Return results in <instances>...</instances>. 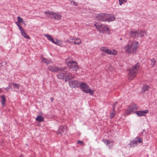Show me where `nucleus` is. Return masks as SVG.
<instances>
[{
    "label": "nucleus",
    "mask_w": 157,
    "mask_h": 157,
    "mask_svg": "<svg viewBox=\"0 0 157 157\" xmlns=\"http://www.w3.org/2000/svg\"><path fill=\"white\" fill-rule=\"evenodd\" d=\"M48 70L51 72L56 73L58 72L59 71H61L64 69V68H62L61 67H57L55 65H49L47 68Z\"/></svg>",
    "instance_id": "9"
},
{
    "label": "nucleus",
    "mask_w": 157,
    "mask_h": 157,
    "mask_svg": "<svg viewBox=\"0 0 157 157\" xmlns=\"http://www.w3.org/2000/svg\"><path fill=\"white\" fill-rule=\"evenodd\" d=\"M44 36L46 37L48 40L50 41H51L52 42H54V40L52 38L51 36L49 34H45L44 35Z\"/></svg>",
    "instance_id": "26"
},
{
    "label": "nucleus",
    "mask_w": 157,
    "mask_h": 157,
    "mask_svg": "<svg viewBox=\"0 0 157 157\" xmlns=\"http://www.w3.org/2000/svg\"><path fill=\"white\" fill-rule=\"evenodd\" d=\"M52 43H54V44H55L56 45H59V43L58 42V40H56V41H54V42H53Z\"/></svg>",
    "instance_id": "34"
},
{
    "label": "nucleus",
    "mask_w": 157,
    "mask_h": 157,
    "mask_svg": "<svg viewBox=\"0 0 157 157\" xmlns=\"http://www.w3.org/2000/svg\"><path fill=\"white\" fill-rule=\"evenodd\" d=\"M36 121L40 122L44 121V118L42 116H39L36 117Z\"/></svg>",
    "instance_id": "25"
},
{
    "label": "nucleus",
    "mask_w": 157,
    "mask_h": 157,
    "mask_svg": "<svg viewBox=\"0 0 157 157\" xmlns=\"http://www.w3.org/2000/svg\"><path fill=\"white\" fill-rule=\"evenodd\" d=\"M147 32L145 30L138 31H137V37H142L144 34L146 35Z\"/></svg>",
    "instance_id": "20"
},
{
    "label": "nucleus",
    "mask_w": 157,
    "mask_h": 157,
    "mask_svg": "<svg viewBox=\"0 0 157 157\" xmlns=\"http://www.w3.org/2000/svg\"><path fill=\"white\" fill-rule=\"evenodd\" d=\"M142 142V138H139V137H136L132 141H131L129 144L131 147H134V144L136 145L138 143H141Z\"/></svg>",
    "instance_id": "11"
},
{
    "label": "nucleus",
    "mask_w": 157,
    "mask_h": 157,
    "mask_svg": "<svg viewBox=\"0 0 157 157\" xmlns=\"http://www.w3.org/2000/svg\"><path fill=\"white\" fill-rule=\"evenodd\" d=\"M11 84H13V86L14 87H15L16 88H17V89H19V86L18 85H17V84H15V83H11Z\"/></svg>",
    "instance_id": "32"
},
{
    "label": "nucleus",
    "mask_w": 157,
    "mask_h": 157,
    "mask_svg": "<svg viewBox=\"0 0 157 157\" xmlns=\"http://www.w3.org/2000/svg\"><path fill=\"white\" fill-rule=\"evenodd\" d=\"M10 86H9L8 87H6V88H5V90L8 91V90H9L10 88Z\"/></svg>",
    "instance_id": "36"
},
{
    "label": "nucleus",
    "mask_w": 157,
    "mask_h": 157,
    "mask_svg": "<svg viewBox=\"0 0 157 157\" xmlns=\"http://www.w3.org/2000/svg\"><path fill=\"white\" fill-rule=\"evenodd\" d=\"M2 100L1 101V104L2 106H4L5 105L6 102V98L4 95H2L1 96Z\"/></svg>",
    "instance_id": "23"
},
{
    "label": "nucleus",
    "mask_w": 157,
    "mask_h": 157,
    "mask_svg": "<svg viewBox=\"0 0 157 157\" xmlns=\"http://www.w3.org/2000/svg\"><path fill=\"white\" fill-rule=\"evenodd\" d=\"M79 143H80L81 145L82 146H84L85 145V144L81 140H78L77 142V144H79Z\"/></svg>",
    "instance_id": "31"
},
{
    "label": "nucleus",
    "mask_w": 157,
    "mask_h": 157,
    "mask_svg": "<svg viewBox=\"0 0 157 157\" xmlns=\"http://www.w3.org/2000/svg\"><path fill=\"white\" fill-rule=\"evenodd\" d=\"M138 107L136 104L132 103L125 110L126 115H128L133 113H135Z\"/></svg>",
    "instance_id": "6"
},
{
    "label": "nucleus",
    "mask_w": 157,
    "mask_h": 157,
    "mask_svg": "<svg viewBox=\"0 0 157 157\" xmlns=\"http://www.w3.org/2000/svg\"><path fill=\"white\" fill-rule=\"evenodd\" d=\"M67 41L70 43H73L74 44L76 45H79L82 42L81 39L78 38H71L69 40H67Z\"/></svg>",
    "instance_id": "12"
},
{
    "label": "nucleus",
    "mask_w": 157,
    "mask_h": 157,
    "mask_svg": "<svg viewBox=\"0 0 157 157\" xmlns=\"http://www.w3.org/2000/svg\"><path fill=\"white\" fill-rule=\"evenodd\" d=\"M17 19L19 23H23V19L20 17H17Z\"/></svg>",
    "instance_id": "30"
},
{
    "label": "nucleus",
    "mask_w": 157,
    "mask_h": 157,
    "mask_svg": "<svg viewBox=\"0 0 157 157\" xmlns=\"http://www.w3.org/2000/svg\"><path fill=\"white\" fill-rule=\"evenodd\" d=\"M139 64V63H137L136 64L133 66L132 69L129 70L128 75V79L132 80L136 76L138 71L140 68Z\"/></svg>",
    "instance_id": "2"
},
{
    "label": "nucleus",
    "mask_w": 157,
    "mask_h": 157,
    "mask_svg": "<svg viewBox=\"0 0 157 157\" xmlns=\"http://www.w3.org/2000/svg\"><path fill=\"white\" fill-rule=\"evenodd\" d=\"M1 92H2L1 89L0 88V93H1Z\"/></svg>",
    "instance_id": "39"
},
{
    "label": "nucleus",
    "mask_w": 157,
    "mask_h": 157,
    "mask_svg": "<svg viewBox=\"0 0 157 157\" xmlns=\"http://www.w3.org/2000/svg\"><path fill=\"white\" fill-rule=\"evenodd\" d=\"M65 82H66L67 79H73L75 77L74 76L72 75V74L66 71V72Z\"/></svg>",
    "instance_id": "18"
},
{
    "label": "nucleus",
    "mask_w": 157,
    "mask_h": 157,
    "mask_svg": "<svg viewBox=\"0 0 157 157\" xmlns=\"http://www.w3.org/2000/svg\"><path fill=\"white\" fill-rule=\"evenodd\" d=\"M73 3L75 6H77L78 5V3L75 2V1L73 2Z\"/></svg>",
    "instance_id": "37"
},
{
    "label": "nucleus",
    "mask_w": 157,
    "mask_h": 157,
    "mask_svg": "<svg viewBox=\"0 0 157 157\" xmlns=\"http://www.w3.org/2000/svg\"><path fill=\"white\" fill-rule=\"evenodd\" d=\"M100 50L101 51L104 52L109 55H116L117 54V52L114 50L112 52L111 50L109 49L107 47H102L100 48Z\"/></svg>",
    "instance_id": "8"
},
{
    "label": "nucleus",
    "mask_w": 157,
    "mask_h": 157,
    "mask_svg": "<svg viewBox=\"0 0 157 157\" xmlns=\"http://www.w3.org/2000/svg\"><path fill=\"white\" fill-rule=\"evenodd\" d=\"M79 85L82 90L83 92L87 93H89L90 95H92L94 93V91L91 90L86 83L84 82H81L79 83Z\"/></svg>",
    "instance_id": "3"
},
{
    "label": "nucleus",
    "mask_w": 157,
    "mask_h": 157,
    "mask_svg": "<svg viewBox=\"0 0 157 157\" xmlns=\"http://www.w3.org/2000/svg\"><path fill=\"white\" fill-rule=\"evenodd\" d=\"M151 63L153 67L155 65V63L156 62V60L154 58H152L151 59Z\"/></svg>",
    "instance_id": "29"
},
{
    "label": "nucleus",
    "mask_w": 157,
    "mask_h": 157,
    "mask_svg": "<svg viewBox=\"0 0 157 157\" xmlns=\"http://www.w3.org/2000/svg\"><path fill=\"white\" fill-rule=\"evenodd\" d=\"M44 13L46 14H48L49 16H48V17L52 18H54L55 19L59 20L61 19L62 16L58 13L54 12L52 11L48 10L44 12Z\"/></svg>",
    "instance_id": "7"
},
{
    "label": "nucleus",
    "mask_w": 157,
    "mask_h": 157,
    "mask_svg": "<svg viewBox=\"0 0 157 157\" xmlns=\"http://www.w3.org/2000/svg\"><path fill=\"white\" fill-rule=\"evenodd\" d=\"M70 86L72 88H75L77 87L78 85V83L77 81L71 80L69 82Z\"/></svg>",
    "instance_id": "15"
},
{
    "label": "nucleus",
    "mask_w": 157,
    "mask_h": 157,
    "mask_svg": "<svg viewBox=\"0 0 157 157\" xmlns=\"http://www.w3.org/2000/svg\"><path fill=\"white\" fill-rule=\"evenodd\" d=\"M66 126H60L59 129L57 132L58 134H60L62 135V133L64 132L66 130Z\"/></svg>",
    "instance_id": "17"
},
{
    "label": "nucleus",
    "mask_w": 157,
    "mask_h": 157,
    "mask_svg": "<svg viewBox=\"0 0 157 157\" xmlns=\"http://www.w3.org/2000/svg\"><path fill=\"white\" fill-rule=\"evenodd\" d=\"M51 101V102H52L54 100V98H50Z\"/></svg>",
    "instance_id": "38"
},
{
    "label": "nucleus",
    "mask_w": 157,
    "mask_h": 157,
    "mask_svg": "<svg viewBox=\"0 0 157 157\" xmlns=\"http://www.w3.org/2000/svg\"><path fill=\"white\" fill-rule=\"evenodd\" d=\"M117 105V102H115L113 106V110L110 113V117L111 119L113 118L115 116L116 114V112L115 110V108Z\"/></svg>",
    "instance_id": "16"
},
{
    "label": "nucleus",
    "mask_w": 157,
    "mask_h": 157,
    "mask_svg": "<svg viewBox=\"0 0 157 157\" xmlns=\"http://www.w3.org/2000/svg\"><path fill=\"white\" fill-rule=\"evenodd\" d=\"M130 36L131 37L135 38L137 36V31H130Z\"/></svg>",
    "instance_id": "22"
},
{
    "label": "nucleus",
    "mask_w": 157,
    "mask_h": 157,
    "mask_svg": "<svg viewBox=\"0 0 157 157\" xmlns=\"http://www.w3.org/2000/svg\"><path fill=\"white\" fill-rule=\"evenodd\" d=\"M69 59H66V63H67L70 69H71L73 71H77L79 69L77 63L76 61L73 60L69 61Z\"/></svg>",
    "instance_id": "4"
},
{
    "label": "nucleus",
    "mask_w": 157,
    "mask_h": 157,
    "mask_svg": "<svg viewBox=\"0 0 157 157\" xmlns=\"http://www.w3.org/2000/svg\"><path fill=\"white\" fill-rule=\"evenodd\" d=\"M18 27L19 30L21 31V33L22 32L24 31V30L23 29V28L21 25H18Z\"/></svg>",
    "instance_id": "33"
},
{
    "label": "nucleus",
    "mask_w": 157,
    "mask_h": 157,
    "mask_svg": "<svg viewBox=\"0 0 157 157\" xmlns=\"http://www.w3.org/2000/svg\"><path fill=\"white\" fill-rule=\"evenodd\" d=\"M149 86L146 85H143V89L144 91L147 90L149 88Z\"/></svg>",
    "instance_id": "28"
},
{
    "label": "nucleus",
    "mask_w": 157,
    "mask_h": 157,
    "mask_svg": "<svg viewBox=\"0 0 157 157\" xmlns=\"http://www.w3.org/2000/svg\"><path fill=\"white\" fill-rule=\"evenodd\" d=\"M17 25L18 26V25H19L18 24H17Z\"/></svg>",
    "instance_id": "41"
},
{
    "label": "nucleus",
    "mask_w": 157,
    "mask_h": 157,
    "mask_svg": "<svg viewBox=\"0 0 157 157\" xmlns=\"http://www.w3.org/2000/svg\"><path fill=\"white\" fill-rule=\"evenodd\" d=\"M94 25L100 33H104L106 31H108L109 30V29L106 25H104L101 23H96Z\"/></svg>",
    "instance_id": "5"
},
{
    "label": "nucleus",
    "mask_w": 157,
    "mask_h": 157,
    "mask_svg": "<svg viewBox=\"0 0 157 157\" xmlns=\"http://www.w3.org/2000/svg\"><path fill=\"white\" fill-rule=\"evenodd\" d=\"M107 18H106V21H114L115 18L113 15H110L109 14H107Z\"/></svg>",
    "instance_id": "21"
},
{
    "label": "nucleus",
    "mask_w": 157,
    "mask_h": 157,
    "mask_svg": "<svg viewBox=\"0 0 157 157\" xmlns=\"http://www.w3.org/2000/svg\"><path fill=\"white\" fill-rule=\"evenodd\" d=\"M64 68V69L59 71H60V72L57 75L58 78L60 79H66V71H64V70L65 69V68Z\"/></svg>",
    "instance_id": "13"
},
{
    "label": "nucleus",
    "mask_w": 157,
    "mask_h": 157,
    "mask_svg": "<svg viewBox=\"0 0 157 157\" xmlns=\"http://www.w3.org/2000/svg\"><path fill=\"white\" fill-rule=\"evenodd\" d=\"M107 16L105 13L99 14L97 16L96 19L99 21H106Z\"/></svg>",
    "instance_id": "10"
},
{
    "label": "nucleus",
    "mask_w": 157,
    "mask_h": 157,
    "mask_svg": "<svg viewBox=\"0 0 157 157\" xmlns=\"http://www.w3.org/2000/svg\"><path fill=\"white\" fill-rule=\"evenodd\" d=\"M139 46L138 42L132 41L130 42L125 47V49L127 53H134L136 51Z\"/></svg>",
    "instance_id": "1"
},
{
    "label": "nucleus",
    "mask_w": 157,
    "mask_h": 157,
    "mask_svg": "<svg viewBox=\"0 0 157 157\" xmlns=\"http://www.w3.org/2000/svg\"><path fill=\"white\" fill-rule=\"evenodd\" d=\"M16 24L17 25V24H18L17 22H16Z\"/></svg>",
    "instance_id": "40"
},
{
    "label": "nucleus",
    "mask_w": 157,
    "mask_h": 157,
    "mask_svg": "<svg viewBox=\"0 0 157 157\" xmlns=\"http://www.w3.org/2000/svg\"><path fill=\"white\" fill-rule=\"evenodd\" d=\"M41 61L42 62L44 63L47 64H50L51 62V61L50 60L44 58H42Z\"/></svg>",
    "instance_id": "24"
},
{
    "label": "nucleus",
    "mask_w": 157,
    "mask_h": 157,
    "mask_svg": "<svg viewBox=\"0 0 157 157\" xmlns=\"http://www.w3.org/2000/svg\"><path fill=\"white\" fill-rule=\"evenodd\" d=\"M120 5H121L122 4L124 3V2L121 0H119Z\"/></svg>",
    "instance_id": "35"
},
{
    "label": "nucleus",
    "mask_w": 157,
    "mask_h": 157,
    "mask_svg": "<svg viewBox=\"0 0 157 157\" xmlns=\"http://www.w3.org/2000/svg\"><path fill=\"white\" fill-rule=\"evenodd\" d=\"M22 36H24L25 38L29 39L30 38V37L27 35L26 33L25 32V31H24L21 33Z\"/></svg>",
    "instance_id": "27"
},
{
    "label": "nucleus",
    "mask_w": 157,
    "mask_h": 157,
    "mask_svg": "<svg viewBox=\"0 0 157 157\" xmlns=\"http://www.w3.org/2000/svg\"><path fill=\"white\" fill-rule=\"evenodd\" d=\"M149 112L148 109H146L143 111H138L135 112V113L139 117L145 116V114Z\"/></svg>",
    "instance_id": "14"
},
{
    "label": "nucleus",
    "mask_w": 157,
    "mask_h": 157,
    "mask_svg": "<svg viewBox=\"0 0 157 157\" xmlns=\"http://www.w3.org/2000/svg\"><path fill=\"white\" fill-rule=\"evenodd\" d=\"M102 141L105 142V143H106V145H108V147L109 149L111 148L113 146V142L112 141H110L109 140H106L105 142V140H103Z\"/></svg>",
    "instance_id": "19"
}]
</instances>
